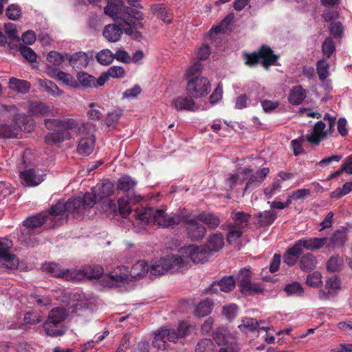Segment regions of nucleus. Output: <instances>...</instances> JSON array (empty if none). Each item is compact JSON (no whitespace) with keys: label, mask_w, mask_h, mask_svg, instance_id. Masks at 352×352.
<instances>
[{"label":"nucleus","mask_w":352,"mask_h":352,"mask_svg":"<svg viewBox=\"0 0 352 352\" xmlns=\"http://www.w3.org/2000/svg\"><path fill=\"white\" fill-rule=\"evenodd\" d=\"M269 173L270 169L268 168H263L258 170L254 174H252V170L251 168H244L242 171V173L244 175H248L251 174L244 189V192H245L248 190H253L255 188L258 187L263 182V181L269 174Z\"/></svg>","instance_id":"obj_16"},{"label":"nucleus","mask_w":352,"mask_h":352,"mask_svg":"<svg viewBox=\"0 0 352 352\" xmlns=\"http://www.w3.org/2000/svg\"><path fill=\"white\" fill-rule=\"evenodd\" d=\"M102 208L107 214L116 215L118 212V207L115 201L107 199L102 201Z\"/></svg>","instance_id":"obj_55"},{"label":"nucleus","mask_w":352,"mask_h":352,"mask_svg":"<svg viewBox=\"0 0 352 352\" xmlns=\"http://www.w3.org/2000/svg\"><path fill=\"white\" fill-rule=\"evenodd\" d=\"M245 65L253 67L261 60V64L265 69L276 63L278 56L274 54L272 50L267 45H263L258 51L252 54H245Z\"/></svg>","instance_id":"obj_11"},{"label":"nucleus","mask_w":352,"mask_h":352,"mask_svg":"<svg viewBox=\"0 0 352 352\" xmlns=\"http://www.w3.org/2000/svg\"><path fill=\"white\" fill-rule=\"evenodd\" d=\"M284 291L288 296H300L304 293L302 287L298 282H293L286 285Z\"/></svg>","instance_id":"obj_43"},{"label":"nucleus","mask_w":352,"mask_h":352,"mask_svg":"<svg viewBox=\"0 0 352 352\" xmlns=\"http://www.w3.org/2000/svg\"><path fill=\"white\" fill-rule=\"evenodd\" d=\"M66 57L70 65L74 69L85 68L89 64L88 55L83 52H78L72 55L66 54Z\"/></svg>","instance_id":"obj_23"},{"label":"nucleus","mask_w":352,"mask_h":352,"mask_svg":"<svg viewBox=\"0 0 352 352\" xmlns=\"http://www.w3.org/2000/svg\"><path fill=\"white\" fill-rule=\"evenodd\" d=\"M210 256V250L204 245L185 246L180 248L177 253L181 267L188 263L190 260L197 263L206 262Z\"/></svg>","instance_id":"obj_9"},{"label":"nucleus","mask_w":352,"mask_h":352,"mask_svg":"<svg viewBox=\"0 0 352 352\" xmlns=\"http://www.w3.org/2000/svg\"><path fill=\"white\" fill-rule=\"evenodd\" d=\"M250 217V214L244 212H232V219L234 222L231 225L243 230L248 226Z\"/></svg>","instance_id":"obj_34"},{"label":"nucleus","mask_w":352,"mask_h":352,"mask_svg":"<svg viewBox=\"0 0 352 352\" xmlns=\"http://www.w3.org/2000/svg\"><path fill=\"white\" fill-rule=\"evenodd\" d=\"M196 352H215V345L210 339H202L197 344Z\"/></svg>","instance_id":"obj_42"},{"label":"nucleus","mask_w":352,"mask_h":352,"mask_svg":"<svg viewBox=\"0 0 352 352\" xmlns=\"http://www.w3.org/2000/svg\"><path fill=\"white\" fill-rule=\"evenodd\" d=\"M224 245V238L221 233H214L210 235L207 240V244L205 246L210 250V254L212 252H217L221 250Z\"/></svg>","instance_id":"obj_27"},{"label":"nucleus","mask_w":352,"mask_h":352,"mask_svg":"<svg viewBox=\"0 0 352 352\" xmlns=\"http://www.w3.org/2000/svg\"><path fill=\"white\" fill-rule=\"evenodd\" d=\"M45 174H40L35 169L31 168L20 173L19 177L23 186L33 187L44 181Z\"/></svg>","instance_id":"obj_17"},{"label":"nucleus","mask_w":352,"mask_h":352,"mask_svg":"<svg viewBox=\"0 0 352 352\" xmlns=\"http://www.w3.org/2000/svg\"><path fill=\"white\" fill-rule=\"evenodd\" d=\"M67 312L64 307H56L52 309L48 314L47 320L43 323V327L45 333L51 337L63 336L64 330L59 325L66 319Z\"/></svg>","instance_id":"obj_10"},{"label":"nucleus","mask_w":352,"mask_h":352,"mask_svg":"<svg viewBox=\"0 0 352 352\" xmlns=\"http://www.w3.org/2000/svg\"><path fill=\"white\" fill-rule=\"evenodd\" d=\"M43 268L45 271L58 278H64L66 280H73L76 278L74 272L70 270H61L58 265L54 263H49L43 265Z\"/></svg>","instance_id":"obj_20"},{"label":"nucleus","mask_w":352,"mask_h":352,"mask_svg":"<svg viewBox=\"0 0 352 352\" xmlns=\"http://www.w3.org/2000/svg\"><path fill=\"white\" fill-rule=\"evenodd\" d=\"M328 241V238L312 237L309 239H301L295 243L300 250L301 252L304 249L309 251H315L324 247Z\"/></svg>","instance_id":"obj_19"},{"label":"nucleus","mask_w":352,"mask_h":352,"mask_svg":"<svg viewBox=\"0 0 352 352\" xmlns=\"http://www.w3.org/2000/svg\"><path fill=\"white\" fill-rule=\"evenodd\" d=\"M29 111L35 116H47L52 112V108L41 102H32L29 106Z\"/></svg>","instance_id":"obj_35"},{"label":"nucleus","mask_w":352,"mask_h":352,"mask_svg":"<svg viewBox=\"0 0 352 352\" xmlns=\"http://www.w3.org/2000/svg\"><path fill=\"white\" fill-rule=\"evenodd\" d=\"M306 98V91L302 86L297 85L294 87L289 95V102L293 105L300 104Z\"/></svg>","instance_id":"obj_33"},{"label":"nucleus","mask_w":352,"mask_h":352,"mask_svg":"<svg viewBox=\"0 0 352 352\" xmlns=\"http://www.w3.org/2000/svg\"><path fill=\"white\" fill-rule=\"evenodd\" d=\"M191 326L187 322H182L177 330L167 328L161 329L155 334L153 345L157 349L164 350L166 349V342H175L179 338L186 336Z\"/></svg>","instance_id":"obj_7"},{"label":"nucleus","mask_w":352,"mask_h":352,"mask_svg":"<svg viewBox=\"0 0 352 352\" xmlns=\"http://www.w3.org/2000/svg\"><path fill=\"white\" fill-rule=\"evenodd\" d=\"M104 13L112 18L116 22H122L126 28L124 32L126 34L135 39L142 37L138 30L143 28L144 14L140 11L133 8L124 6L122 3H108L104 8Z\"/></svg>","instance_id":"obj_2"},{"label":"nucleus","mask_w":352,"mask_h":352,"mask_svg":"<svg viewBox=\"0 0 352 352\" xmlns=\"http://www.w3.org/2000/svg\"><path fill=\"white\" fill-rule=\"evenodd\" d=\"M281 188V182L280 180L275 181L272 184L264 189V194L268 197H272L274 194L280 191Z\"/></svg>","instance_id":"obj_63"},{"label":"nucleus","mask_w":352,"mask_h":352,"mask_svg":"<svg viewBox=\"0 0 352 352\" xmlns=\"http://www.w3.org/2000/svg\"><path fill=\"white\" fill-rule=\"evenodd\" d=\"M306 283L312 287H317L321 285L322 283L321 274L318 271L309 274L307 277Z\"/></svg>","instance_id":"obj_51"},{"label":"nucleus","mask_w":352,"mask_h":352,"mask_svg":"<svg viewBox=\"0 0 352 352\" xmlns=\"http://www.w3.org/2000/svg\"><path fill=\"white\" fill-rule=\"evenodd\" d=\"M18 48L20 53L25 59L30 62L36 61V54L30 47L23 44H19Z\"/></svg>","instance_id":"obj_53"},{"label":"nucleus","mask_w":352,"mask_h":352,"mask_svg":"<svg viewBox=\"0 0 352 352\" xmlns=\"http://www.w3.org/2000/svg\"><path fill=\"white\" fill-rule=\"evenodd\" d=\"M121 113L120 111H113L109 113L105 118V123L109 127H114L118 122Z\"/></svg>","instance_id":"obj_62"},{"label":"nucleus","mask_w":352,"mask_h":352,"mask_svg":"<svg viewBox=\"0 0 352 352\" xmlns=\"http://www.w3.org/2000/svg\"><path fill=\"white\" fill-rule=\"evenodd\" d=\"M181 268L177 254L171 256L162 257L155 261L149 267V270L153 275H161L170 272H175Z\"/></svg>","instance_id":"obj_13"},{"label":"nucleus","mask_w":352,"mask_h":352,"mask_svg":"<svg viewBox=\"0 0 352 352\" xmlns=\"http://www.w3.org/2000/svg\"><path fill=\"white\" fill-rule=\"evenodd\" d=\"M80 273L88 278H99L103 273V269L100 265L85 266L80 270Z\"/></svg>","instance_id":"obj_36"},{"label":"nucleus","mask_w":352,"mask_h":352,"mask_svg":"<svg viewBox=\"0 0 352 352\" xmlns=\"http://www.w3.org/2000/svg\"><path fill=\"white\" fill-rule=\"evenodd\" d=\"M137 184V182L129 175H124L121 177L118 181L117 188L118 190L127 192L133 190Z\"/></svg>","instance_id":"obj_37"},{"label":"nucleus","mask_w":352,"mask_h":352,"mask_svg":"<svg viewBox=\"0 0 352 352\" xmlns=\"http://www.w3.org/2000/svg\"><path fill=\"white\" fill-rule=\"evenodd\" d=\"M116 59L119 62L124 63H131V56L124 50H118L113 54V60Z\"/></svg>","instance_id":"obj_64"},{"label":"nucleus","mask_w":352,"mask_h":352,"mask_svg":"<svg viewBox=\"0 0 352 352\" xmlns=\"http://www.w3.org/2000/svg\"><path fill=\"white\" fill-rule=\"evenodd\" d=\"M57 78L67 85L72 87H78L77 81L69 74L60 71V72H57Z\"/></svg>","instance_id":"obj_54"},{"label":"nucleus","mask_w":352,"mask_h":352,"mask_svg":"<svg viewBox=\"0 0 352 352\" xmlns=\"http://www.w3.org/2000/svg\"><path fill=\"white\" fill-rule=\"evenodd\" d=\"M239 287L241 292L247 296L260 294L263 292L261 284L252 283L245 277L241 280Z\"/></svg>","instance_id":"obj_25"},{"label":"nucleus","mask_w":352,"mask_h":352,"mask_svg":"<svg viewBox=\"0 0 352 352\" xmlns=\"http://www.w3.org/2000/svg\"><path fill=\"white\" fill-rule=\"evenodd\" d=\"M186 91L190 98H202L210 92V83L208 78L205 77H192L188 79Z\"/></svg>","instance_id":"obj_12"},{"label":"nucleus","mask_w":352,"mask_h":352,"mask_svg":"<svg viewBox=\"0 0 352 352\" xmlns=\"http://www.w3.org/2000/svg\"><path fill=\"white\" fill-rule=\"evenodd\" d=\"M65 58H67L66 55L64 56L56 51L50 52L47 56V60L56 66L60 65Z\"/></svg>","instance_id":"obj_50"},{"label":"nucleus","mask_w":352,"mask_h":352,"mask_svg":"<svg viewBox=\"0 0 352 352\" xmlns=\"http://www.w3.org/2000/svg\"><path fill=\"white\" fill-rule=\"evenodd\" d=\"M316 265V257L311 253H307L300 258L299 266L300 270L304 272L314 270Z\"/></svg>","instance_id":"obj_31"},{"label":"nucleus","mask_w":352,"mask_h":352,"mask_svg":"<svg viewBox=\"0 0 352 352\" xmlns=\"http://www.w3.org/2000/svg\"><path fill=\"white\" fill-rule=\"evenodd\" d=\"M23 320L27 324H36L41 322V316L39 313L29 311L25 314Z\"/></svg>","instance_id":"obj_61"},{"label":"nucleus","mask_w":352,"mask_h":352,"mask_svg":"<svg viewBox=\"0 0 352 352\" xmlns=\"http://www.w3.org/2000/svg\"><path fill=\"white\" fill-rule=\"evenodd\" d=\"M329 65L326 60L320 59L316 63V71L320 80H324L329 76Z\"/></svg>","instance_id":"obj_44"},{"label":"nucleus","mask_w":352,"mask_h":352,"mask_svg":"<svg viewBox=\"0 0 352 352\" xmlns=\"http://www.w3.org/2000/svg\"><path fill=\"white\" fill-rule=\"evenodd\" d=\"M12 241L7 238H0V263L10 270L17 268L19 261L12 253Z\"/></svg>","instance_id":"obj_14"},{"label":"nucleus","mask_w":352,"mask_h":352,"mask_svg":"<svg viewBox=\"0 0 352 352\" xmlns=\"http://www.w3.org/2000/svg\"><path fill=\"white\" fill-rule=\"evenodd\" d=\"M228 338V331L225 328H219L214 333L213 339L217 344L224 345Z\"/></svg>","instance_id":"obj_48"},{"label":"nucleus","mask_w":352,"mask_h":352,"mask_svg":"<svg viewBox=\"0 0 352 352\" xmlns=\"http://www.w3.org/2000/svg\"><path fill=\"white\" fill-rule=\"evenodd\" d=\"M30 299L32 300V302H35L40 307L47 306L50 305L52 302V300L49 296L37 294L30 295Z\"/></svg>","instance_id":"obj_60"},{"label":"nucleus","mask_w":352,"mask_h":352,"mask_svg":"<svg viewBox=\"0 0 352 352\" xmlns=\"http://www.w3.org/2000/svg\"><path fill=\"white\" fill-rule=\"evenodd\" d=\"M149 270V266L147 262L144 260L135 263L131 268L130 272L127 267L120 266L116 269L109 275L104 277L106 281V285L109 287H117L119 283H124L130 275L133 278H140Z\"/></svg>","instance_id":"obj_5"},{"label":"nucleus","mask_w":352,"mask_h":352,"mask_svg":"<svg viewBox=\"0 0 352 352\" xmlns=\"http://www.w3.org/2000/svg\"><path fill=\"white\" fill-rule=\"evenodd\" d=\"M78 82L85 87H96V78L86 72H79L77 74Z\"/></svg>","instance_id":"obj_45"},{"label":"nucleus","mask_w":352,"mask_h":352,"mask_svg":"<svg viewBox=\"0 0 352 352\" xmlns=\"http://www.w3.org/2000/svg\"><path fill=\"white\" fill-rule=\"evenodd\" d=\"M238 312V307L235 304H229L223 307L222 314L228 320L234 319Z\"/></svg>","instance_id":"obj_57"},{"label":"nucleus","mask_w":352,"mask_h":352,"mask_svg":"<svg viewBox=\"0 0 352 352\" xmlns=\"http://www.w3.org/2000/svg\"><path fill=\"white\" fill-rule=\"evenodd\" d=\"M34 124L32 119L24 114H16L11 124H0V138H15L21 131L30 132Z\"/></svg>","instance_id":"obj_8"},{"label":"nucleus","mask_w":352,"mask_h":352,"mask_svg":"<svg viewBox=\"0 0 352 352\" xmlns=\"http://www.w3.org/2000/svg\"><path fill=\"white\" fill-rule=\"evenodd\" d=\"M45 126L53 132L48 133L45 136V142L50 146L70 140L72 135L70 130H76L77 134L82 136L77 147L80 155L88 156L94 149L95 138L91 133L87 131V124L79 126L78 123L72 118L47 119L45 120Z\"/></svg>","instance_id":"obj_1"},{"label":"nucleus","mask_w":352,"mask_h":352,"mask_svg":"<svg viewBox=\"0 0 352 352\" xmlns=\"http://www.w3.org/2000/svg\"><path fill=\"white\" fill-rule=\"evenodd\" d=\"M343 264V261L339 256H332L331 257L327 263V268L329 271L331 272H337L339 271Z\"/></svg>","instance_id":"obj_52"},{"label":"nucleus","mask_w":352,"mask_h":352,"mask_svg":"<svg viewBox=\"0 0 352 352\" xmlns=\"http://www.w3.org/2000/svg\"><path fill=\"white\" fill-rule=\"evenodd\" d=\"M335 51L336 46L332 38H326L322 44V52L324 56L330 58Z\"/></svg>","instance_id":"obj_46"},{"label":"nucleus","mask_w":352,"mask_h":352,"mask_svg":"<svg viewBox=\"0 0 352 352\" xmlns=\"http://www.w3.org/2000/svg\"><path fill=\"white\" fill-rule=\"evenodd\" d=\"M325 288L329 290V293L336 292L340 289V280L336 276H333L326 280Z\"/></svg>","instance_id":"obj_56"},{"label":"nucleus","mask_w":352,"mask_h":352,"mask_svg":"<svg viewBox=\"0 0 352 352\" xmlns=\"http://www.w3.org/2000/svg\"><path fill=\"white\" fill-rule=\"evenodd\" d=\"M329 135L326 130V123L322 120L317 122L313 129L306 135L307 142L318 145L321 140Z\"/></svg>","instance_id":"obj_18"},{"label":"nucleus","mask_w":352,"mask_h":352,"mask_svg":"<svg viewBox=\"0 0 352 352\" xmlns=\"http://www.w3.org/2000/svg\"><path fill=\"white\" fill-rule=\"evenodd\" d=\"M258 327V322L252 318H246L242 320L241 323L239 325L240 330L245 333L253 331Z\"/></svg>","instance_id":"obj_40"},{"label":"nucleus","mask_w":352,"mask_h":352,"mask_svg":"<svg viewBox=\"0 0 352 352\" xmlns=\"http://www.w3.org/2000/svg\"><path fill=\"white\" fill-rule=\"evenodd\" d=\"M241 229L236 228L231 224L228 226V232L227 235V241L230 244L234 243L242 235Z\"/></svg>","instance_id":"obj_47"},{"label":"nucleus","mask_w":352,"mask_h":352,"mask_svg":"<svg viewBox=\"0 0 352 352\" xmlns=\"http://www.w3.org/2000/svg\"><path fill=\"white\" fill-rule=\"evenodd\" d=\"M118 24H109L104 28L102 34L109 42L118 41L124 32L121 26L124 24L122 22H117Z\"/></svg>","instance_id":"obj_21"},{"label":"nucleus","mask_w":352,"mask_h":352,"mask_svg":"<svg viewBox=\"0 0 352 352\" xmlns=\"http://www.w3.org/2000/svg\"><path fill=\"white\" fill-rule=\"evenodd\" d=\"M235 286V281L233 276L223 277L218 283H214L208 287L206 291L207 293L213 294L217 291V287L224 292H229Z\"/></svg>","instance_id":"obj_22"},{"label":"nucleus","mask_w":352,"mask_h":352,"mask_svg":"<svg viewBox=\"0 0 352 352\" xmlns=\"http://www.w3.org/2000/svg\"><path fill=\"white\" fill-rule=\"evenodd\" d=\"M352 190V182H346L342 188H338L331 193V197L340 198Z\"/></svg>","instance_id":"obj_59"},{"label":"nucleus","mask_w":352,"mask_h":352,"mask_svg":"<svg viewBox=\"0 0 352 352\" xmlns=\"http://www.w3.org/2000/svg\"><path fill=\"white\" fill-rule=\"evenodd\" d=\"M38 85L41 87L44 88L50 94L54 96H60L61 94V91L58 86L51 80L47 79H39Z\"/></svg>","instance_id":"obj_39"},{"label":"nucleus","mask_w":352,"mask_h":352,"mask_svg":"<svg viewBox=\"0 0 352 352\" xmlns=\"http://www.w3.org/2000/svg\"><path fill=\"white\" fill-rule=\"evenodd\" d=\"M348 230L346 228L336 230L331 236L328 238L327 245L329 248L342 247L348 240Z\"/></svg>","instance_id":"obj_24"},{"label":"nucleus","mask_w":352,"mask_h":352,"mask_svg":"<svg viewBox=\"0 0 352 352\" xmlns=\"http://www.w3.org/2000/svg\"><path fill=\"white\" fill-rule=\"evenodd\" d=\"M197 216V219L205 224L209 229L214 230L221 223L219 218L212 213L201 212Z\"/></svg>","instance_id":"obj_30"},{"label":"nucleus","mask_w":352,"mask_h":352,"mask_svg":"<svg viewBox=\"0 0 352 352\" xmlns=\"http://www.w3.org/2000/svg\"><path fill=\"white\" fill-rule=\"evenodd\" d=\"M82 207L80 199H68L65 202L59 201L52 206L48 212L28 217L23 221V226L29 229H34L50 221L52 223L50 227H54L59 224L60 216L65 213L74 214V212H80Z\"/></svg>","instance_id":"obj_3"},{"label":"nucleus","mask_w":352,"mask_h":352,"mask_svg":"<svg viewBox=\"0 0 352 352\" xmlns=\"http://www.w3.org/2000/svg\"><path fill=\"white\" fill-rule=\"evenodd\" d=\"M302 254L300 250L295 243L294 245L289 248L283 256V261L289 266L294 265L297 261L300 258Z\"/></svg>","instance_id":"obj_32"},{"label":"nucleus","mask_w":352,"mask_h":352,"mask_svg":"<svg viewBox=\"0 0 352 352\" xmlns=\"http://www.w3.org/2000/svg\"><path fill=\"white\" fill-rule=\"evenodd\" d=\"M256 223L259 226H268L272 225L276 219V213L272 210H265L255 215Z\"/></svg>","instance_id":"obj_28"},{"label":"nucleus","mask_w":352,"mask_h":352,"mask_svg":"<svg viewBox=\"0 0 352 352\" xmlns=\"http://www.w3.org/2000/svg\"><path fill=\"white\" fill-rule=\"evenodd\" d=\"M183 221L187 225V234L192 241H199L204 237L206 229L204 225L199 223L197 216H186L183 217Z\"/></svg>","instance_id":"obj_15"},{"label":"nucleus","mask_w":352,"mask_h":352,"mask_svg":"<svg viewBox=\"0 0 352 352\" xmlns=\"http://www.w3.org/2000/svg\"><path fill=\"white\" fill-rule=\"evenodd\" d=\"M193 98H188L186 96H180L174 99L172 102V105L177 111H195V103L192 99Z\"/></svg>","instance_id":"obj_26"},{"label":"nucleus","mask_w":352,"mask_h":352,"mask_svg":"<svg viewBox=\"0 0 352 352\" xmlns=\"http://www.w3.org/2000/svg\"><path fill=\"white\" fill-rule=\"evenodd\" d=\"M96 57L100 64L108 65L113 60V53L108 49H104L98 52Z\"/></svg>","instance_id":"obj_41"},{"label":"nucleus","mask_w":352,"mask_h":352,"mask_svg":"<svg viewBox=\"0 0 352 352\" xmlns=\"http://www.w3.org/2000/svg\"><path fill=\"white\" fill-rule=\"evenodd\" d=\"M93 193L87 192L82 197H72L69 199H80L83 204L80 212H74V217H78L84 214L87 208H92L96 203V200L102 201L108 197L114 192V185L109 181H105L102 184H98L92 189Z\"/></svg>","instance_id":"obj_6"},{"label":"nucleus","mask_w":352,"mask_h":352,"mask_svg":"<svg viewBox=\"0 0 352 352\" xmlns=\"http://www.w3.org/2000/svg\"><path fill=\"white\" fill-rule=\"evenodd\" d=\"M212 302L209 299L201 301L195 308V315L199 317H204L210 314L212 309Z\"/></svg>","instance_id":"obj_38"},{"label":"nucleus","mask_w":352,"mask_h":352,"mask_svg":"<svg viewBox=\"0 0 352 352\" xmlns=\"http://www.w3.org/2000/svg\"><path fill=\"white\" fill-rule=\"evenodd\" d=\"M118 205V212L123 218H126L132 211L128 200L124 198L119 199Z\"/></svg>","instance_id":"obj_49"},{"label":"nucleus","mask_w":352,"mask_h":352,"mask_svg":"<svg viewBox=\"0 0 352 352\" xmlns=\"http://www.w3.org/2000/svg\"><path fill=\"white\" fill-rule=\"evenodd\" d=\"M8 87L14 91L24 94L29 91L31 85L27 80L12 77L9 80Z\"/></svg>","instance_id":"obj_29"},{"label":"nucleus","mask_w":352,"mask_h":352,"mask_svg":"<svg viewBox=\"0 0 352 352\" xmlns=\"http://www.w3.org/2000/svg\"><path fill=\"white\" fill-rule=\"evenodd\" d=\"M107 74L109 78H122L125 76V70L121 66H112L107 69Z\"/></svg>","instance_id":"obj_58"},{"label":"nucleus","mask_w":352,"mask_h":352,"mask_svg":"<svg viewBox=\"0 0 352 352\" xmlns=\"http://www.w3.org/2000/svg\"><path fill=\"white\" fill-rule=\"evenodd\" d=\"M135 216L143 223H153L163 228H173L183 221L184 217L179 214L167 213L163 209H153L151 208L136 210Z\"/></svg>","instance_id":"obj_4"}]
</instances>
